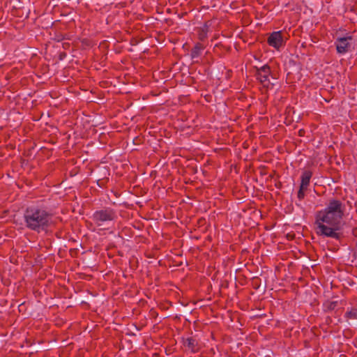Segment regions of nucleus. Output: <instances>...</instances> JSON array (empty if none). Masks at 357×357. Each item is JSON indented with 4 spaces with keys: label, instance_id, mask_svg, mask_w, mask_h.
I'll return each instance as SVG.
<instances>
[{
    "label": "nucleus",
    "instance_id": "nucleus-9",
    "mask_svg": "<svg viewBox=\"0 0 357 357\" xmlns=\"http://www.w3.org/2000/svg\"><path fill=\"white\" fill-rule=\"evenodd\" d=\"M185 344L187 345L190 349H193L195 345V340L193 339H188L185 342Z\"/></svg>",
    "mask_w": 357,
    "mask_h": 357
},
{
    "label": "nucleus",
    "instance_id": "nucleus-5",
    "mask_svg": "<svg viewBox=\"0 0 357 357\" xmlns=\"http://www.w3.org/2000/svg\"><path fill=\"white\" fill-rule=\"evenodd\" d=\"M351 37L340 38L337 40L336 49L339 54L346 53L351 46Z\"/></svg>",
    "mask_w": 357,
    "mask_h": 357
},
{
    "label": "nucleus",
    "instance_id": "nucleus-7",
    "mask_svg": "<svg viewBox=\"0 0 357 357\" xmlns=\"http://www.w3.org/2000/svg\"><path fill=\"white\" fill-rule=\"evenodd\" d=\"M311 176L312 174L310 172H305L303 174L301 183V187H302V188H307Z\"/></svg>",
    "mask_w": 357,
    "mask_h": 357
},
{
    "label": "nucleus",
    "instance_id": "nucleus-6",
    "mask_svg": "<svg viewBox=\"0 0 357 357\" xmlns=\"http://www.w3.org/2000/svg\"><path fill=\"white\" fill-rule=\"evenodd\" d=\"M270 75V68L268 66H264L258 70L257 77L259 81L264 84V86L268 88L270 80L268 76Z\"/></svg>",
    "mask_w": 357,
    "mask_h": 357
},
{
    "label": "nucleus",
    "instance_id": "nucleus-2",
    "mask_svg": "<svg viewBox=\"0 0 357 357\" xmlns=\"http://www.w3.org/2000/svg\"><path fill=\"white\" fill-rule=\"evenodd\" d=\"M24 220L28 228L40 231L44 229L49 219L47 213L44 210L30 208L24 213Z\"/></svg>",
    "mask_w": 357,
    "mask_h": 357
},
{
    "label": "nucleus",
    "instance_id": "nucleus-10",
    "mask_svg": "<svg viewBox=\"0 0 357 357\" xmlns=\"http://www.w3.org/2000/svg\"><path fill=\"white\" fill-rule=\"evenodd\" d=\"M307 188H302V187H300V190L298 192V197L299 199H303V197H304V191L306 190Z\"/></svg>",
    "mask_w": 357,
    "mask_h": 357
},
{
    "label": "nucleus",
    "instance_id": "nucleus-1",
    "mask_svg": "<svg viewBox=\"0 0 357 357\" xmlns=\"http://www.w3.org/2000/svg\"><path fill=\"white\" fill-rule=\"evenodd\" d=\"M343 208L340 202L331 200L326 208L316 215L315 231L318 235L338 238Z\"/></svg>",
    "mask_w": 357,
    "mask_h": 357
},
{
    "label": "nucleus",
    "instance_id": "nucleus-8",
    "mask_svg": "<svg viewBox=\"0 0 357 357\" xmlns=\"http://www.w3.org/2000/svg\"><path fill=\"white\" fill-rule=\"evenodd\" d=\"M201 50H202V47L200 46H199V45L195 46L191 53L192 57V58L197 57L199 54Z\"/></svg>",
    "mask_w": 357,
    "mask_h": 357
},
{
    "label": "nucleus",
    "instance_id": "nucleus-3",
    "mask_svg": "<svg viewBox=\"0 0 357 357\" xmlns=\"http://www.w3.org/2000/svg\"><path fill=\"white\" fill-rule=\"evenodd\" d=\"M93 218L98 226H102L105 222H110L113 220L114 214L111 211H101L96 212Z\"/></svg>",
    "mask_w": 357,
    "mask_h": 357
},
{
    "label": "nucleus",
    "instance_id": "nucleus-4",
    "mask_svg": "<svg viewBox=\"0 0 357 357\" xmlns=\"http://www.w3.org/2000/svg\"><path fill=\"white\" fill-rule=\"evenodd\" d=\"M284 42V39L280 31L273 32L271 34L268 39V44L276 49H278L282 46Z\"/></svg>",
    "mask_w": 357,
    "mask_h": 357
}]
</instances>
